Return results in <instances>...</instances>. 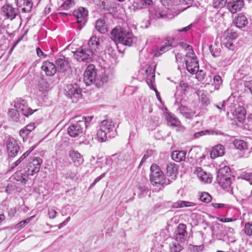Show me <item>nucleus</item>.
I'll return each mask as SVG.
<instances>
[{"instance_id":"obj_1","label":"nucleus","mask_w":252,"mask_h":252,"mask_svg":"<svg viewBox=\"0 0 252 252\" xmlns=\"http://www.w3.org/2000/svg\"><path fill=\"white\" fill-rule=\"evenodd\" d=\"M111 38L115 42L126 46H131L134 36L132 32L120 26H116L111 32Z\"/></svg>"},{"instance_id":"obj_2","label":"nucleus","mask_w":252,"mask_h":252,"mask_svg":"<svg viewBox=\"0 0 252 252\" xmlns=\"http://www.w3.org/2000/svg\"><path fill=\"white\" fill-rule=\"evenodd\" d=\"M182 45L186 50V54L185 63L188 71L190 73L194 74L199 69V63L197 59L191 46L182 43Z\"/></svg>"},{"instance_id":"obj_3","label":"nucleus","mask_w":252,"mask_h":252,"mask_svg":"<svg viewBox=\"0 0 252 252\" xmlns=\"http://www.w3.org/2000/svg\"><path fill=\"white\" fill-rule=\"evenodd\" d=\"M150 170V181L153 185H163L169 184V182H166L164 174L158 165L156 164H152Z\"/></svg>"},{"instance_id":"obj_4","label":"nucleus","mask_w":252,"mask_h":252,"mask_svg":"<svg viewBox=\"0 0 252 252\" xmlns=\"http://www.w3.org/2000/svg\"><path fill=\"white\" fill-rule=\"evenodd\" d=\"M14 107L16 108V121L19 120L20 114L28 117L33 113L32 110L28 107L27 101L22 98H18L14 101Z\"/></svg>"},{"instance_id":"obj_5","label":"nucleus","mask_w":252,"mask_h":252,"mask_svg":"<svg viewBox=\"0 0 252 252\" xmlns=\"http://www.w3.org/2000/svg\"><path fill=\"white\" fill-rule=\"evenodd\" d=\"M65 95L72 100L73 102H77L82 98V90L76 83L67 84L64 88Z\"/></svg>"},{"instance_id":"obj_6","label":"nucleus","mask_w":252,"mask_h":252,"mask_svg":"<svg viewBox=\"0 0 252 252\" xmlns=\"http://www.w3.org/2000/svg\"><path fill=\"white\" fill-rule=\"evenodd\" d=\"M98 76L95 65L89 64L84 73V82L87 86L94 84L96 86Z\"/></svg>"},{"instance_id":"obj_7","label":"nucleus","mask_w":252,"mask_h":252,"mask_svg":"<svg viewBox=\"0 0 252 252\" xmlns=\"http://www.w3.org/2000/svg\"><path fill=\"white\" fill-rule=\"evenodd\" d=\"M94 54V53L85 45H83L74 52V58L78 62L87 63L92 61Z\"/></svg>"},{"instance_id":"obj_8","label":"nucleus","mask_w":252,"mask_h":252,"mask_svg":"<svg viewBox=\"0 0 252 252\" xmlns=\"http://www.w3.org/2000/svg\"><path fill=\"white\" fill-rule=\"evenodd\" d=\"M42 163V159L39 157L31 158L25 168V173L29 176L38 172Z\"/></svg>"},{"instance_id":"obj_9","label":"nucleus","mask_w":252,"mask_h":252,"mask_svg":"<svg viewBox=\"0 0 252 252\" xmlns=\"http://www.w3.org/2000/svg\"><path fill=\"white\" fill-rule=\"evenodd\" d=\"M114 78V72L112 69H107L102 71L98 76L96 87H101L105 83L111 81Z\"/></svg>"},{"instance_id":"obj_10","label":"nucleus","mask_w":252,"mask_h":252,"mask_svg":"<svg viewBox=\"0 0 252 252\" xmlns=\"http://www.w3.org/2000/svg\"><path fill=\"white\" fill-rule=\"evenodd\" d=\"M155 65H148L140 71L143 75V77L146 78V82L150 88L153 87V82L155 81Z\"/></svg>"},{"instance_id":"obj_11","label":"nucleus","mask_w":252,"mask_h":252,"mask_svg":"<svg viewBox=\"0 0 252 252\" xmlns=\"http://www.w3.org/2000/svg\"><path fill=\"white\" fill-rule=\"evenodd\" d=\"M2 13L7 19L13 20L19 14L18 9L8 2H6L1 7Z\"/></svg>"},{"instance_id":"obj_12","label":"nucleus","mask_w":252,"mask_h":252,"mask_svg":"<svg viewBox=\"0 0 252 252\" xmlns=\"http://www.w3.org/2000/svg\"><path fill=\"white\" fill-rule=\"evenodd\" d=\"M6 144L8 156L10 157H15L20 150L17 141L13 138L9 137L7 139Z\"/></svg>"},{"instance_id":"obj_13","label":"nucleus","mask_w":252,"mask_h":252,"mask_svg":"<svg viewBox=\"0 0 252 252\" xmlns=\"http://www.w3.org/2000/svg\"><path fill=\"white\" fill-rule=\"evenodd\" d=\"M244 6V2L243 0L229 1L226 5L228 10L233 14L241 11Z\"/></svg>"},{"instance_id":"obj_14","label":"nucleus","mask_w":252,"mask_h":252,"mask_svg":"<svg viewBox=\"0 0 252 252\" xmlns=\"http://www.w3.org/2000/svg\"><path fill=\"white\" fill-rule=\"evenodd\" d=\"M187 226L183 223H180L176 232L175 240L180 242H184L187 235Z\"/></svg>"},{"instance_id":"obj_15","label":"nucleus","mask_w":252,"mask_h":252,"mask_svg":"<svg viewBox=\"0 0 252 252\" xmlns=\"http://www.w3.org/2000/svg\"><path fill=\"white\" fill-rule=\"evenodd\" d=\"M100 40H102L100 38L97 37L95 35H94L90 38L86 47L95 53L97 50H99V47L101 46Z\"/></svg>"},{"instance_id":"obj_16","label":"nucleus","mask_w":252,"mask_h":252,"mask_svg":"<svg viewBox=\"0 0 252 252\" xmlns=\"http://www.w3.org/2000/svg\"><path fill=\"white\" fill-rule=\"evenodd\" d=\"M133 10H140L145 8L152 4V0H129Z\"/></svg>"},{"instance_id":"obj_17","label":"nucleus","mask_w":252,"mask_h":252,"mask_svg":"<svg viewBox=\"0 0 252 252\" xmlns=\"http://www.w3.org/2000/svg\"><path fill=\"white\" fill-rule=\"evenodd\" d=\"M74 15L78 23L81 25H84L86 23L88 16V11L84 8H79L78 10L74 12Z\"/></svg>"},{"instance_id":"obj_18","label":"nucleus","mask_w":252,"mask_h":252,"mask_svg":"<svg viewBox=\"0 0 252 252\" xmlns=\"http://www.w3.org/2000/svg\"><path fill=\"white\" fill-rule=\"evenodd\" d=\"M41 69L47 76H50L54 75L57 70L56 66L49 61H45L42 63Z\"/></svg>"},{"instance_id":"obj_19","label":"nucleus","mask_w":252,"mask_h":252,"mask_svg":"<svg viewBox=\"0 0 252 252\" xmlns=\"http://www.w3.org/2000/svg\"><path fill=\"white\" fill-rule=\"evenodd\" d=\"M194 173L197 175V176L201 181L207 183L211 182L212 178L211 175L204 171L202 168L196 167Z\"/></svg>"},{"instance_id":"obj_20","label":"nucleus","mask_w":252,"mask_h":252,"mask_svg":"<svg viewBox=\"0 0 252 252\" xmlns=\"http://www.w3.org/2000/svg\"><path fill=\"white\" fill-rule=\"evenodd\" d=\"M117 42L111 43L107 41L106 46L105 49L106 54H108L111 57L115 58L116 57L118 53V47L116 44Z\"/></svg>"},{"instance_id":"obj_21","label":"nucleus","mask_w":252,"mask_h":252,"mask_svg":"<svg viewBox=\"0 0 252 252\" xmlns=\"http://www.w3.org/2000/svg\"><path fill=\"white\" fill-rule=\"evenodd\" d=\"M16 4L23 12H30L33 5L31 0H16Z\"/></svg>"},{"instance_id":"obj_22","label":"nucleus","mask_w":252,"mask_h":252,"mask_svg":"<svg viewBox=\"0 0 252 252\" xmlns=\"http://www.w3.org/2000/svg\"><path fill=\"white\" fill-rule=\"evenodd\" d=\"M170 38H168L163 41L164 43L160 47L157 49L155 53L156 56H159L171 49L172 43L170 42Z\"/></svg>"},{"instance_id":"obj_23","label":"nucleus","mask_w":252,"mask_h":252,"mask_svg":"<svg viewBox=\"0 0 252 252\" xmlns=\"http://www.w3.org/2000/svg\"><path fill=\"white\" fill-rule=\"evenodd\" d=\"M246 110L243 106H239L233 112V116L239 122L242 123L245 120Z\"/></svg>"},{"instance_id":"obj_24","label":"nucleus","mask_w":252,"mask_h":252,"mask_svg":"<svg viewBox=\"0 0 252 252\" xmlns=\"http://www.w3.org/2000/svg\"><path fill=\"white\" fill-rule=\"evenodd\" d=\"M178 110L180 113L187 119H191L195 114V112L191 111L190 109L188 107L183 105L181 103L178 104Z\"/></svg>"},{"instance_id":"obj_25","label":"nucleus","mask_w":252,"mask_h":252,"mask_svg":"<svg viewBox=\"0 0 252 252\" xmlns=\"http://www.w3.org/2000/svg\"><path fill=\"white\" fill-rule=\"evenodd\" d=\"M225 153V148L222 145L219 144L214 146L210 152V157L212 158H216L222 156Z\"/></svg>"},{"instance_id":"obj_26","label":"nucleus","mask_w":252,"mask_h":252,"mask_svg":"<svg viewBox=\"0 0 252 252\" xmlns=\"http://www.w3.org/2000/svg\"><path fill=\"white\" fill-rule=\"evenodd\" d=\"M168 17L166 13L158 8H154L150 11V18L153 19H165Z\"/></svg>"},{"instance_id":"obj_27","label":"nucleus","mask_w":252,"mask_h":252,"mask_svg":"<svg viewBox=\"0 0 252 252\" xmlns=\"http://www.w3.org/2000/svg\"><path fill=\"white\" fill-rule=\"evenodd\" d=\"M69 156L72 159L74 165L79 166L84 162V159L80 154L77 151H71L69 152Z\"/></svg>"},{"instance_id":"obj_28","label":"nucleus","mask_w":252,"mask_h":252,"mask_svg":"<svg viewBox=\"0 0 252 252\" xmlns=\"http://www.w3.org/2000/svg\"><path fill=\"white\" fill-rule=\"evenodd\" d=\"M233 23L238 28L245 27L248 23L247 18L243 14H239L233 20Z\"/></svg>"},{"instance_id":"obj_29","label":"nucleus","mask_w":252,"mask_h":252,"mask_svg":"<svg viewBox=\"0 0 252 252\" xmlns=\"http://www.w3.org/2000/svg\"><path fill=\"white\" fill-rule=\"evenodd\" d=\"M219 184L224 189H227L230 187L231 181L227 176H217Z\"/></svg>"},{"instance_id":"obj_30","label":"nucleus","mask_w":252,"mask_h":252,"mask_svg":"<svg viewBox=\"0 0 252 252\" xmlns=\"http://www.w3.org/2000/svg\"><path fill=\"white\" fill-rule=\"evenodd\" d=\"M167 175L171 180H175L176 178L177 169L175 163H169L166 166Z\"/></svg>"},{"instance_id":"obj_31","label":"nucleus","mask_w":252,"mask_h":252,"mask_svg":"<svg viewBox=\"0 0 252 252\" xmlns=\"http://www.w3.org/2000/svg\"><path fill=\"white\" fill-rule=\"evenodd\" d=\"M56 67L58 71L63 72L68 67V62L64 58H59L56 61Z\"/></svg>"},{"instance_id":"obj_32","label":"nucleus","mask_w":252,"mask_h":252,"mask_svg":"<svg viewBox=\"0 0 252 252\" xmlns=\"http://www.w3.org/2000/svg\"><path fill=\"white\" fill-rule=\"evenodd\" d=\"M205 135H223V133L219 130H215L214 129H207L205 130H202L194 133V138H197L200 136Z\"/></svg>"},{"instance_id":"obj_33","label":"nucleus","mask_w":252,"mask_h":252,"mask_svg":"<svg viewBox=\"0 0 252 252\" xmlns=\"http://www.w3.org/2000/svg\"><path fill=\"white\" fill-rule=\"evenodd\" d=\"M186 154L185 151H175L172 152L171 157L174 161L180 162L185 159Z\"/></svg>"},{"instance_id":"obj_34","label":"nucleus","mask_w":252,"mask_h":252,"mask_svg":"<svg viewBox=\"0 0 252 252\" xmlns=\"http://www.w3.org/2000/svg\"><path fill=\"white\" fill-rule=\"evenodd\" d=\"M93 118V116L88 117H82L80 116L76 117L75 118V122H78L79 123L76 125L72 124L71 126H82L84 125L87 126L90 124V122L92 120Z\"/></svg>"},{"instance_id":"obj_35","label":"nucleus","mask_w":252,"mask_h":252,"mask_svg":"<svg viewBox=\"0 0 252 252\" xmlns=\"http://www.w3.org/2000/svg\"><path fill=\"white\" fill-rule=\"evenodd\" d=\"M238 36V34L233 29L229 28L223 33V38L224 39H228L231 41L235 40Z\"/></svg>"},{"instance_id":"obj_36","label":"nucleus","mask_w":252,"mask_h":252,"mask_svg":"<svg viewBox=\"0 0 252 252\" xmlns=\"http://www.w3.org/2000/svg\"><path fill=\"white\" fill-rule=\"evenodd\" d=\"M83 129L82 127H68L67 133L71 136L76 137L82 135Z\"/></svg>"},{"instance_id":"obj_37","label":"nucleus","mask_w":252,"mask_h":252,"mask_svg":"<svg viewBox=\"0 0 252 252\" xmlns=\"http://www.w3.org/2000/svg\"><path fill=\"white\" fill-rule=\"evenodd\" d=\"M165 118L168 125L170 126H179L180 122L178 119L173 114L167 113L165 115Z\"/></svg>"},{"instance_id":"obj_38","label":"nucleus","mask_w":252,"mask_h":252,"mask_svg":"<svg viewBox=\"0 0 252 252\" xmlns=\"http://www.w3.org/2000/svg\"><path fill=\"white\" fill-rule=\"evenodd\" d=\"M107 127H101V128L97 130L96 136L97 140L99 142H103L107 140Z\"/></svg>"},{"instance_id":"obj_39","label":"nucleus","mask_w":252,"mask_h":252,"mask_svg":"<svg viewBox=\"0 0 252 252\" xmlns=\"http://www.w3.org/2000/svg\"><path fill=\"white\" fill-rule=\"evenodd\" d=\"M179 1L181 6L178 8V12H176V16L190 7L193 3V0H179Z\"/></svg>"},{"instance_id":"obj_40","label":"nucleus","mask_w":252,"mask_h":252,"mask_svg":"<svg viewBox=\"0 0 252 252\" xmlns=\"http://www.w3.org/2000/svg\"><path fill=\"white\" fill-rule=\"evenodd\" d=\"M13 176L16 181H20L22 184H26L28 179V175L25 173H22L21 171L15 172Z\"/></svg>"},{"instance_id":"obj_41","label":"nucleus","mask_w":252,"mask_h":252,"mask_svg":"<svg viewBox=\"0 0 252 252\" xmlns=\"http://www.w3.org/2000/svg\"><path fill=\"white\" fill-rule=\"evenodd\" d=\"M233 145L235 148L240 151L245 150L247 149V143L242 140L235 139L233 141Z\"/></svg>"},{"instance_id":"obj_42","label":"nucleus","mask_w":252,"mask_h":252,"mask_svg":"<svg viewBox=\"0 0 252 252\" xmlns=\"http://www.w3.org/2000/svg\"><path fill=\"white\" fill-rule=\"evenodd\" d=\"M95 29L100 33H105L106 27L104 20L98 19L95 22Z\"/></svg>"},{"instance_id":"obj_43","label":"nucleus","mask_w":252,"mask_h":252,"mask_svg":"<svg viewBox=\"0 0 252 252\" xmlns=\"http://www.w3.org/2000/svg\"><path fill=\"white\" fill-rule=\"evenodd\" d=\"M33 127L32 129H28L27 127H24L21 129L19 132V134L22 137L24 141L27 140L28 134L34 128Z\"/></svg>"},{"instance_id":"obj_44","label":"nucleus","mask_w":252,"mask_h":252,"mask_svg":"<svg viewBox=\"0 0 252 252\" xmlns=\"http://www.w3.org/2000/svg\"><path fill=\"white\" fill-rule=\"evenodd\" d=\"M213 81L215 89L216 90H219L222 83L221 77L220 75H215L213 77Z\"/></svg>"},{"instance_id":"obj_45","label":"nucleus","mask_w":252,"mask_h":252,"mask_svg":"<svg viewBox=\"0 0 252 252\" xmlns=\"http://www.w3.org/2000/svg\"><path fill=\"white\" fill-rule=\"evenodd\" d=\"M183 250V247L179 243L173 242L170 245V252H180Z\"/></svg>"},{"instance_id":"obj_46","label":"nucleus","mask_w":252,"mask_h":252,"mask_svg":"<svg viewBox=\"0 0 252 252\" xmlns=\"http://www.w3.org/2000/svg\"><path fill=\"white\" fill-rule=\"evenodd\" d=\"M194 204L192 202L185 201H179L174 204V206L176 208L178 207H183L194 206Z\"/></svg>"},{"instance_id":"obj_47","label":"nucleus","mask_w":252,"mask_h":252,"mask_svg":"<svg viewBox=\"0 0 252 252\" xmlns=\"http://www.w3.org/2000/svg\"><path fill=\"white\" fill-rule=\"evenodd\" d=\"M199 199L202 202L209 203L211 201L212 197L208 192H204L200 195Z\"/></svg>"},{"instance_id":"obj_48","label":"nucleus","mask_w":252,"mask_h":252,"mask_svg":"<svg viewBox=\"0 0 252 252\" xmlns=\"http://www.w3.org/2000/svg\"><path fill=\"white\" fill-rule=\"evenodd\" d=\"M226 0H213V7L215 8H221L226 4Z\"/></svg>"},{"instance_id":"obj_49","label":"nucleus","mask_w":252,"mask_h":252,"mask_svg":"<svg viewBox=\"0 0 252 252\" xmlns=\"http://www.w3.org/2000/svg\"><path fill=\"white\" fill-rule=\"evenodd\" d=\"M49 85L48 83L44 80H41L39 82L38 89L39 91L42 92H46L48 90Z\"/></svg>"},{"instance_id":"obj_50","label":"nucleus","mask_w":252,"mask_h":252,"mask_svg":"<svg viewBox=\"0 0 252 252\" xmlns=\"http://www.w3.org/2000/svg\"><path fill=\"white\" fill-rule=\"evenodd\" d=\"M69 161L66 158H59L57 159V166L58 167H63L64 165H67L69 163Z\"/></svg>"},{"instance_id":"obj_51","label":"nucleus","mask_w":252,"mask_h":252,"mask_svg":"<svg viewBox=\"0 0 252 252\" xmlns=\"http://www.w3.org/2000/svg\"><path fill=\"white\" fill-rule=\"evenodd\" d=\"M204 246L203 245H190L189 249L191 252H199L203 250Z\"/></svg>"},{"instance_id":"obj_52","label":"nucleus","mask_w":252,"mask_h":252,"mask_svg":"<svg viewBox=\"0 0 252 252\" xmlns=\"http://www.w3.org/2000/svg\"><path fill=\"white\" fill-rule=\"evenodd\" d=\"M244 230L247 235H252V221L247 222L245 224Z\"/></svg>"},{"instance_id":"obj_53","label":"nucleus","mask_w":252,"mask_h":252,"mask_svg":"<svg viewBox=\"0 0 252 252\" xmlns=\"http://www.w3.org/2000/svg\"><path fill=\"white\" fill-rule=\"evenodd\" d=\"M230 168L227 166H225L223 168H220L218 172L217 176H228V173L230 172Z\"/></svg>"},{"instance_id":"obj_54","label":"nucleus","mask_w":252,"mask_h":252,"mask_svg":"<svg viewBox=\"0 0 252 252\" xmlns=\"http://www.w3.org/2000/svg\"><path fill=\"white\" fill-rule=\"evenodd\" d=\"M74 1L73 0H65V1L62 4L61 7L64 10H67L74 5Z\"/></svg>"},{"instance_id":"obj_55","label":"nucleus","mask_w":252,"mask_h":252,"mask_svg":"<svg viewBox=\"0 0 252 252\" xmlns=\"http://www.w3.org/2000/svg\"><path fill=\"white\" fill-rule=\"evenodd\" d=\"M195 73L196 74V78L199 81H202L204 80L206 73L203 70H198L197 69Z\"/></svg>"},{"instance_id":"obj_56","label":"nucleus","mask_w":252,"mask_h":252,"mask_svg":"<svg viewBox=\"0 0 252 252\" xmlns=\"http://www.w3.org/2000/svg\"><path fill=\"white\" fill-rule=\"evenodd\" d=\"M223 45L229 50H233L235 48V45L233 43L232 41L228 39H224L223 41Z\"/></svg>"},{"instance_id":"obj_57","label":"nucleus","mask_w":252,"mask_h":252,"mask_svg":"<svg viewBox=\"0 0 252 252\" xmlns=\"http://www.w3.org/2000/svg\"><path fill=\"white\" fill-rule=\"evenodd\" d=\"M114 127H107L106 131L107 136L109 138L114 137L116 135V129H113Z\"/></svg>"},{"instance_id":"obj_58","label":"nucleus","mask_w":252,"mask_h":252,"mask_svg":"<svg viewBox=\"0 0 252 252\" xmlns=\"http://www.w3.org/2000/svg\"><path fill=\"white\" fill-rule=\"evenodd\" d=\"M242 178L249 181L250 184H252V172H244L241 174Z\"/></svg>"},{"instance_id":"obj_59","label":"nucleus","mask_w":252,"mask_h":252,"mask_svg":"<svg viewBox=\"0 0 252 252\" xmlns=\"http://www.w3.org/2000/svg\"><path fill=\"white\" fill-rule=\"evenodd\" d=\"M153 152L152 150H147L146 151V153L145 154L144 156L143 157L140 163L139 166L142 165V164L145 162L146 159L153 155Z\"/></svg>"},{"instance_id":"obj_60","label":"nucleus","mask_w":252,"mask_h":252,"mask_svg":"<svg viewBox=\"0 0 252 252\" xmlns=\"http://www.w3.org/2000/svg\"><path fill=\"white\" fill-rule=\"evenodd\" d=\"M179 88H181L182 90L185 93L188 91L189 89V86L188 83L185 82V81L182 80L180 82Z\"/></svg>"},{"instance_id":"obj_61","label":"nucleus","mask_w":252,"mask_h":252,"mask_svg":"<svg viewBox=\"0 0 252 252\" xmlns=\"http://www.w3.org/2000/svg\"><path fill=\"white\" fill-rule=\"evenodd\" d=\"M35 146L32 147L29 150L26 152L22 156L19 158L21 161L23 160L34 149Z\"/></svg>"},{"instance_id":"obj_62","label":"nucleus","mask_w":252,"mask_h":252,"mask_svg":"<svg viewBox=\"0 0 252 252\" xmlns=\"http://www.w3.org/2000/svg\"><path fill=\"white\" fill-rule=\"evenodd\" d=\"M8 114L14 121H16V109H11L9 110Z\"/></svg>"},{"instance_id":"obj_63","label":"nucleus","mask_w":252,"mask_h":252,"mask_svg":"<svg viewBox=\"0 0 252 252\" xmlns=\"http://www.w3.org/2000/svg\"><path fill=\"white\" fill-rule=\"evenodd\" d=\"M57 212L53 208L48 209V215L50 219H54L56 216Z\"/></svg>"},{"instance_id":"obj_64","label":"nucleus","mask_w":252,"mask_h":252,"mask_svg":"<svg viewBox=\"0 0 252 252\" xmlns=\"http://www.w3.org/2000/svg\"><path fill=\"white\" fill-rule=\"evenodd\" d=\"M33 218V217H31L30 219H28L27 220L21 221L18 224V227H25L31 220V219Z\"/></svg>"}]
</instances>
